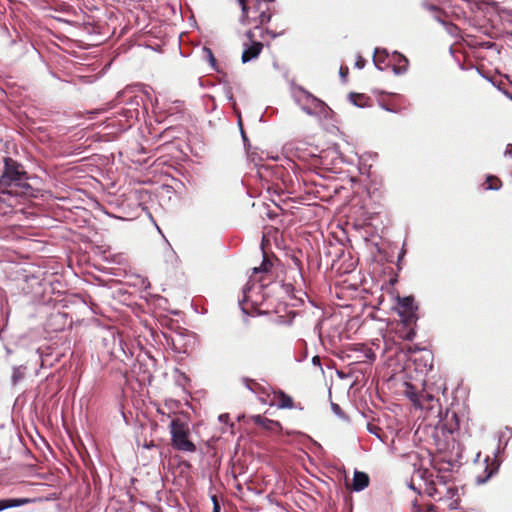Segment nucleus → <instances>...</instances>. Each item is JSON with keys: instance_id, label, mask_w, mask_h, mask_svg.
Returning <instances> with one entry per match:
<instances>
[{"instance_id": "nucleus-10", "label": "nucleus", "mask_w": 512, "mask_h": 512, "mask_svg": "<svg viewBox=\"0 0 512 512\" xmlns=\"http://www.w3.org/2000/svg\"><path fill=\"white\" fill-rule=\"evenodd\" d=\"M30 503V499L28 498H6V499H0V512L9 509V508H15L20 507L25 504Z\"/></svg>"}, {"instance_id": "nucleus-29", "label": "nucleus", "mask_w": 512, "mask_h": 512, "mask_svg": "<svg viewBox=\"0 0 512 512\" xmlns=\"http://www.w3.org/2000/svg\"><path fill=\"white\" fill-rule=\"evenodd\" d=\"M365 64L366 60L362 56L358 55L355 61V67H357L358 69H363L365 67Z\"/></svg>"}, {"instance_id": "nucleus-40", "label": "nucleus", "mask_w": 512, "mask_h": 512, "mask_svg": "<svg viewBox=\"0 0 512 512\" xmlns=\"http://www.w3.org/2000/svg\"><path fill=\"white\" fill-rule=\"evenodd\" d=\"M435 20L443 25H446V22L437 14L434 16Z\"/></svg>"}, {"instance_id": "nucleus-18", "label": "nucleus", "mask_w": 512, "mask_h": 512, "mask_svg": "<svg viewBox=\"0 0 512 512\" xmlns=\"http://www.w3.org/2000/svg\"><path fill=\"white\" fill-rule=\"evenodd\" d=\"M277 406L281 409H290L293 407V400L290 396L286 395L283 392L279 393V402Z\"/></svg>"}, {"instance_id": "nucleus-24", "label": "nucleus", "mask_w": 512, "mask_h": 512, "mask_svg": "<svg viewBox=\"0 0 512 512\" xmlns=\"http://www.w3.org/2000/svg\"><path fill=\"white\" fill-rule=\"evenodd\" d=\"M12 211L11 204H7L6 201L0 198V215H6Z\"/></svg>"}, {"instance_id": "nucleus-28", "label": "nucleus", "mask_w": 512, "mask_h": 512, "mask_svg": "<svg viewBox=\"0 0 512 512\" xmlns=\"http://www.w3.org/2000/svg\"><path fill=\"white\" fill-rule=\"evenodd\" d=\"M349 69L346 66H341L339 69V76L342 79L343 82L346 81L348 76Z\"/></svg>"}, {"instance_id": "nucleus-4", "label": "nucleus", "mask_w": 512, "mask_h": 512, "mask_svg": "<svg viewBox=\"0 0 512 512\" xmlns=\"http://www.w3.org/2000/svg\"><path fill=\"white\" fill-rule=\"evenodd\" d=\"M396 309L405 325L409 326L416 321L417 307L412 296L398 297Z\"/></svg>"}, {"instance_id": "nucleus-3", "label": "nucleus", "mask_w": 512, "mask_h": 512, "mask_svg": "<svg viewBox=\"0 0 512 512\" xmlns=\"http://www.w3.org/2000/svg\"><path fill=\"white\" fill-rule=\"evenodd\" d=\"M296 101L300 105L301 109L308 115L318 116L327 118L331 109L329 106L317 98L310 92L304 90L303 88L299 89V94L296 96Z\"/></svg>"}, {"instance_id": "nucleus-26", "label": "nucleus", "mask_w": 512, "mask_h": 512, "mask_svg": "<svg viewBox=\"0 0 512 512\" xmlns=\"http://www.w3.org/2000/svg\"><path fill=\"white\" fill-rule=\"evenodd\" d=\"M141 99L138 96H131L129 101H127V105L129 108H138L140 105Z\"/></svg>"}, {"instance_id": "nucleus-16", "label": "nucleus", "mask_w": 512, "mask_h": 512, "mask_svg": "<svg viewBox=\"0 0 512 512\" xmlns=\"http://www.w3.org/2000/svg\"><path fill=\"white\" fill-rule=\"evenodd\" d=\"M26 367L25 366H14L12 368L11 383L13 386L17 385L25 377Z\"/></svg>"}, {"instance_id": "nucleus-21", "label": "nucleus", "mask_w": 512, "mask_h": 512, "mask_svg": "<svg viewBox=\"0 0 512 512\" xmlns=\"http://www.w3.org/2000/svg\"><path fill=\"white\" fill-rule=\"evenodd\" d=\"M348 98H349L350 102H351L353 105H355V106H357V107H364V104L359 103V102H357V100H355V98L364 99V98H365V97H364V95H362V94H357V93H354V92H350V93L348 94Z\"/></svg>"}, {"instance_id": "nucleus-14", "label": "nucleus", "mask_w": 512, "mask_h": 512, "mask_svg": "<svg viewBox=\"0 0 512 512\" xmlns=\"http://www.w3.org/2000/svg\"><path fill=\"white\" fill-rule=\"evenodd\" d=\"M389 56L387 49L385 48H375L374 50V56H373V63L375 67L382 71L383 68L381 67V63L385 62V59Z\"/></svg>"}, {"instance_id": "nucleus-11", "label": "nucleus", "mask_w": 512, "mask_h": 512, "mask_svg": "<svg viewBox=\"0 0 512 512\" xmlns=\"http://www.w3.org/2000/svg\"><path fill=\"white\" fill-rule=\"evenodd\" d=\"M440 482H443L442 477L436 476L435 480H431L426 484L425 493L434 498L437 501V498L440 496Z\"/></svg>"}, {"instance_id": "nucleus-46", "label": "nucleus", "mask_w": 512, "mask_h": 512, "mask_svg": "<svg viewBox=\"0 0 512 512\" xmlns=\"http://www.w3.org/2000/svg\"><path fill=\"white\" fill-rule=\"evenodd\" d=\"M492 85H493L494 87H496L499 91H501V90H502V89H501V86H500V83L492 82Z\"/></svg>"}, {"instance_id": "nucleus-41", "label": "nucleus", "mask_w": 512, "mask_h": 512, "mask_svg": "<svg viewBox=\"0 0 512 512\" xmlns=\"http://www.w3.org/2000/svg\"><path fill=\"white\" fill-rule=\"evenodd\" d=\"M266 32L271 35L272 38H276L277 36H279L280 34L279 33H275L273 31H270V30H266Z\"/></svg>"}, {"instance_id": "nucleus-5", "label": "nucleus", "mask_w": 512, "mask_h": 512, "mask_svg": "<svg viewBox=\"0 0 512 512\" xmlns=\"http://www.w3.org/2000/svg\"><path fill=\"white\" fill-rule=\"evenodd\" d=\"M412 387H408L406 391V395L412 401L413 405L421 410H432L438 404V400L435 396L429 392L422 391L421 393H416L414 391H410Z\"/></svg>"}, {"instance_id": "nucleus-54", "label": "nucleus", "mask_w": 512, "mask_h": 512, "mask_svg": "<svg viewBox=\"0 0 512 512\" xmlns=\"http://www.w3.org/2000/svg\"><path fill=\"white\" fill-rule=\"evenodd\" d=\"M268 2H274L275 0H267Z\"/></svg>"}, {"instance_id": "nucleus-17", "label": "nucleus", "mask_w": 512, "mask_h": 512, "mask_svg": "<svg viewBox=\"0 0 512 512\" xmlns=\"http://www.w3.org/2000/svg\"><path fill=\"white\" fill-rule=\"evenodd\" d=\"M270 20L271 14L268 13L267 11H261L257 16L253 17V21L255 24L254 28L257 29L259 28L260 25L270 22Z\"/></svg>"}, {"instance_id": "nucleus-19", "label": "nucleus", "mask_w": 512, "mask_h": 512, "mask_svg": "<svg viewBox=\"0 0 512 512\" xmlns=\"http://www.w3.org/2000/svg\"><path fill=\"white\" fill-rule=\"evenodd\" d=\"M222 90H223V94H224L226 100L230 104H232L233 107H235L236 102H235V99L233 96L232 87L229 84L225 83L222 87Z\"/></svg>"}, {"instance_id": "nucleus-50", "label": "nucleus", "mask_w": 512, "mask_h": 512, "mask_svg": "<svg viewBox=\"0 0 512 512\" xmlns=\"http://www.w3.org/2000/svg\"><path fill=\"white\" fill-rule=\"evenodd\" d=\"M136 192L144 193V192H147V190H145V189H141V190H137Z\"/></svg>"}, {"instance_id": "nucleus-36", "label": "nucleus", "mask_w": 512, "mask_h": 512, "mask_svg": "<svg viewBox=\"0 0 512 512\" xmlns=\"http://www.w3.org/2000/svg\"><path fill=\"white\" fill-rule=\"evenodd\" d=\"M497 468L495 469H491L490 472L488 473V475L486 476L485 479H482V480H478L479 483H484L488 478H490L492 476V474L494 473V471L496 470Z\"/></svg>"}, {"instance_id": "nucleus-27", "label": "nucleus", "mask_w": 512, "mask_h": 512, "mask_svg": "<svg viewBox=\"0 0 512 512\" xmlns=\"http://www.w3.org/2000/svg\"><path fill=\"white\" fill-rule=\"evenodd\" d=\"M331 409L335 415L340 418H344V413L342 412L340 406L336 403H331Z\"/></svg>"}, {"instance_id": "nucleus-51", "label": "nucleus", "mask_w": 512, "mask_h": 512, "mask_svg": "<svg viewBox=\"0 0 512 512\" xmlns=\"http://www.w3.org/2000/svg\"><path fill=\"white\" fill-rule=\"evenodd\" d=\"M224 415L219 416L220 421H225Z\"/></svg>"}, {"instance_id": "nucleus-2", "label": "nucleus", "mask_w": 512, "mask_h": 512, "mask_svg": "<svg viewBox=\"0 0 512 512\" xmlns=\"http://www.w3.org/2000/svg\"><path fill=\"white\" fill-rule=\"evenodd\" d=\"M172 445L183 452H195L196 446L189 438V426L179 418H173L169 424Z\"/></svg>"}, {"instance_id": "nucleus-25", "label": "nucleus", "mask_w": 512, "mask_h": 512, "mask_svg": "<svg viewBox=\"0 0 512 512\" xmlns=\"http://www.w3.org/2000/svg\"><path fill=\"white\" fill-rule=\"evenodd\" d=\"M238 125L240 127V132H241V138H242V141H243V145H244V148L246 150H248V148L250 147V142H249V139L247 137V135L245 134V132L243 131V127H242V122H241V119L239 118L238 120Z\"/></svg>"}, {"instance_id": "nucleus-37", "label": "nucleus", "mask_w": 512, "mask_h": 512, "mask_svg": "<svg viewBox=\"0 0 512 512\" xmlns=\"http://www.w3.org/2000/svg\"><path fill=\"white\" fill-rule=\"evenodd\" d=\"M415 336V332L413 330H410L407 335H406V339L408 340H412Z\"/></svg>"}, {"instance_id": "nucleus-42", "label": "nucleus", "mask_w": 512, "mask_h": 512, "mask_svg": "<svg viewBox=\"0 0 512 512\" xmlns=\"http://www.w3.org/2000/svg\"><path fill=\"white\" fill-rule=\"evenodd\" d=\"M366 357L367 358H370V359H373L374 358V353L372 352L371 349L368 350L367 354H366Z\"/></svg>"}, {"instance_id": "nucleus-44", "label": "nucleus", "mask_w": 512, "mask_h": 512, "mask_svg": "<svg viewBox=\"0 0 512 512\" xmlns=\"http://www.w3.org/2000/svg\"><path fill=\"white\" fill-rule=\"evenodd\" d=\"M266 192L270 193V192H283V191L282 190H277V189H272L271 187H268Z\"/></svg>"}, {"instance_id": "nucleus-38", "label": "nucleus", "mask_w": 512, "mask_h": 512, "mask_svg": "<svg viewBox=\"0 0 512 512\" xmlns=\"http://www.w3.org/2000/svg\"><path fill=\"white\" fill-rule=\"evenodd\" d=\"M213 502H214L213 512H220V506L217 503V501L215 499H213Z\"/></svg>"}, {"instance_id": "nucleus-30", "label": "nucleus", "mask_w": 512, "mask_h": 512, "mask_svg": "<svg viewBox=\"0 0 512 512\" xmlns=\"http://www.w3.org/2000/svg\"><path fill=\"white\" fill-rule=\"evenodd\" d=\"M422 5H423V7L425 9H427L429 11H432V12H437L438 13L440 11L438 6L435 5V4H429V3L424 2Z\"/></svg>"}, {"instance_id": "nucleus-53", "label": "nucleus", "mask_w": 512, "mask_h": 512, "mask_svg": "<svg viewBox=\"0 0 512 512\" xmlns=\"http://www.w3.org/2000/svg\"><path fill=\"white\" fill-rule=\"evenodd\" d=\"M57 199L58 200H64L65 198L64 197H58Z\"/></svg>"}, {"instance_id": "nucleus-22", "label": "nucleus", "mask_w": 512, "mask_h": 512, "mask_svg": "<svg viewBox=\"0 0 512 512\" xmlns=\"http://www.w3.org/2000/svg\"><path fill=\"white\" fill-rule=\"evenodd\" d=\"M139 115V110L138 108H127V109H123V116L126 117L127 119H130V118H137Z\"/></svg>"}, {"instance_id": "nucleus-6", "label": "nucleus", "mask_w": 512, "mask_h": 512, "mask_svg": "<svg viewBox=\"0 0 512 512\" xmlns=\"http://www.w3.org/2000/svg\"><path fill=\"white\" fill-rule=\"evenodd\" d=\"M243 47L241 61L245 64L258 58L263 49V44L259 41H252V43H244Z\"/></svg>"}, {"instance_id": "nucleus-49", "label": "nucleus", "mask_w": 512, "mask_h": 512, "mask_svg": "<svg viewBox=\"0 0 512 512\" xmlns=\"http://www.w3.org/2000/svg\"><path fill=\"white\" fill-rule=\"evenodd\" d=\"M334 193L340 192L338 187H335L333 190Z\"/></svg>"}, {"instance_id": "nucleus-15", "label": "nucleus", "mask_w": 512, "mask_h": 512, "mask_svg": "<svg viewBox=\"0 0 512 512\" xmlns=\"http://www.w3.org/2000/svg\"><path fill=\"white\" fill-rule=\"evenodd\" d=\"M483 189L487 191H497L501 188L500 179L494 175H487L485 182L482 184Z\"/></svg>"}, {"instance_id": "nucleus-47", "label": "nucleus", "mask_w": 512, "mask_h": 512, "mask_svg": "<svg viewBox=\"0 0 512 512\" xmlns=\"http://www.w3.org/2000/svg\"><path fill=\"white\" fill-rule=\"evenodd\" d=\"M319 361H320V360H319V357H318V356H315V357L313 358V363H317V362L319 363Z\"/></svg>"}, {"instance_id": "nucleus-31", "label": "nucleus", "mask_w": 512, "mask_h": 512, "mask_svg": "<svg viewBox=\"0 0 512 512\" xmlns=\"http://www.w3.org/2000/svg\"><path fill=\"white\" fill-rule=\"evenodd\" d=\"M379 106H380L383 110H385V111H387V112H391V113H396V112H397V110H396V109H393L392 107H390L388 104H386V103H384V102H380V103H379Z\"/></svg>"}, {"instance_id": "nucleus-1", "label": "nucleus", "mask_w": 512, "mask_h": 512, "mask_svg": "<svg viewBox=\"0 0 512 512\" xmlns=\"http://www.w3.org/2000/svg\"><path fill=\"white\" fill-rule=\"evenodd\" d=\"M26 172L23 170L22 165L10 158H4V169L0 176V192H10L8 187L31 188L27 183Z\"/></svg>"}, {"instance_id": "nucleus-43", "label": "nucleus", "mask_w": 512, "mask_h": 512, "mask_svg": "<svg viewBox=\"0 0 512 512\" xmlns=\"http://www.w3.org/2000/svg\"><path fill=\"white\" fill-rule=\"evenodd\" d=\"M250 12L257 14L259 12V4H257V6L254 8H250Z\"/></svg>"}, {"instance_id": "nucleus-39", "label": "nucleus", "mask_w": 512, "mask_h": 512, "mask_svg": "<svg viewBox=\"0 0 512 512\" xmlns=\"http://www.w3.org/2000/svg\"><path fill=\"white\" fill-rule=\"evenodd\" d=\"M412 512H422V511L416 503H413L412 504Z\"/></svg>"}, {"instance_id": "nucleus-20", "label": "nucleus", "mask_w": 512, "mask_h": 512, "mask_svg": "<svg viewBox=\"0 0 512 512\" xmlns=\"http://www.w3.org/2000/svg\"><path fill=\"white\" fill-rule=\"evenodd\" d=\"M203 53L205 55V58L207 59V61L210 63L211 67L216 70V59L213 55V52L210 48L204 46L203 47Z\"/></svg>"}, {"instance_id": "nucleus-33", "label": "nucleus", "mask_w": 512, "mask_h": 512, "mask_svg": "<svg viewBox=\"0 0 512 512\" xmlns=\"http://www.w3.org/2000/svg\"><path fill=\"white\" fill-rule=\"evenodd\" d=\"M504 154L512 158V144H507Z\"/></svg>"}, {"instance_id": "nucleus-13", "label": "nucleus", "mask_w": 512, "mask_h": 512, "mask_svg": "<svg viewBox=\"0 0 512 512\" xmlns=\"http://www.w3.org/2000/svg\"><path fill=\"white\" fill-rule=\"evenodd\" d=\"M238 3L241 7V17L239 19L242 25H250L254 23L253 18L250 17V8L247 5L246 0H238Z\"/></svg>"}, {"instance_id": "nucleus-12", "label": "nucleus", "mask_w": 512, "mask_h": 512, "mask_svg": "<svg viewBox=\"0 0 512 512\" xmlns=\"http://www.w3.org/2000/svg\"><path fill=\"white\" fill-rule=\"evenodd\" d=\"M253 421L256 424L264 427L267 430H271V431H274L276 429H280V427H281L279 422L271 420V419H268V418H265V417H262L261 415L254 416L253 417Z\"/></svg>"}, {"instance_id": "nucleus-32", "label": "nucleus", "mask_w": 512, "mask_h": 512, "mask_svg": "<svg viewBox=\"0 0 512 512\" xmlns=\"http://www.w3.org/2000/svg\"><path fill=\"white\" fill-rule=\"evenodd\" d=\"M245 36L249 40V43H252V41H256L255 34H254L253 30H251V29L246 31Z\"/></svg>"}, {"instance_id": "nucleus-9", "label": "nucleus", "mask_w": 512, "mask_h": 512, "mask_svg": "<svg viewBox=\"0 0 512 512\" xmlns=\"http://www.w3.org/2000/svg\"><path fill=\"white\" fill-rule=\"evenodd\" d=\"M369 485V476L360 471H355L353 476L352 488L356 492H360Z\"/></svg>"}, {"instance_id": "nucleus-23", "label": "nucleus", "mask_w": 512, "mask_h": 512, "mask_svg": "<svg viewBox=\"0 0 512 512\" xmlns=\"http://www.w3.org/2000/svg\"><path fill=\"white\" fill-rule=\"evenodd\" d=\"M270 266L271 264L269 260H267L266 257H264L262 264L259 267L253 268V273L266 272L269 270Z\"/></svg>"}, {"instance_id": "nucleus-35", "label": "nucleus", "mask_w": 512, "mask_h": 512, "mask_svg": "<svg viewBox=\"0 0 512 512\" xmlns=\"http://www.w3.org/2000/svg\"><path fill=\"white\" fill-rule=\"evenodd\" d=\"M130 91H131V89H130V88H127V89H125V90H123V91H121V92H118V94H117V97H116V98H117L118 100H120V99H121V97H123L124 95H126V94H127V93H129Z\"/></svg>"}, {"instance_id": "nucleus-7", "label": "nucleus", "mask_w": 512, "mask_h": 512, "mask_svg": "<svg viewBox=\"0 0 512 512\" xmlns=\"http://www.w3.org/2000/svg\"><path fill=\"white\" fill-rule=\"evenodd\" d=\"M440 496L437 498V501H449L447 504L449 509L457 508V500H454V497L457 495V490L453 486H448L444 481L440 482Z\"/></svg>"}, {"instance_id": "nucleus-45", "label": "nucleus", "mask_w": 512, "mask_h": 512, "mask_svg": "<svg viewBox=\"0 0 512 512\" xmlns=\"http://www.w3.org/2000/svg\"><path fill=\"white\" fill-rule=\"evenodd\" d=\"M480 75H481L483 78H485L487 81H489L491 84H492V82H494V81L492 80V78H490V77H488V76H485V75H484V74H482V73H480Z\"/></svg>"}, {"instance_id": "nucleus-48", "label": "nucleus", "mask_w": 512, "mask_h": 512, "mask_svg": "<svg viewBox=\"0 0 512 512\" xmlns=\"http://www.w3.org/2000/svg\"><path fill=\"white\" fill-rule=\"evenodd\" d=\"M75 192L81 193V192H84V190H83V189H81V188H77V189L75 190Z\"/></svg>"}, {"instance_id": "nucleus-8", "label": "nucleus", "mask_w": 512, "mask_h": 512, "mask_svg": "<svg viewBox=\"0 0 512 512\" xmlns=\"http://www.w3.org/2000/svg\"><path fill=\"white\" fill-rule=\"evenodd\" d=\"M394 64L392 65V70L395 75H403L407 72L409 61L408 59L398 51H394L392 53Z\"/></svg>"}, {"instance_id": "nucleus-52", "label": "nucleus", "mask_w": 512, "mask_h": 512, "mask_svg": "<svg viewBox=\"0 0 512 512\" xmlns=\"http://www.w3.org/2000/svg\"><path fill=\"white\" fill-rule=\"evenodd\" d=\"M224 415L219 416L220 421H225Z\"/></svg>"}, {"instance_id": "nucleus-34", "label": "nucleus", "mask_w": 512, "mask_h": 512, "mask_svg": "<svg viewBox=\"0 0 512 512\" xmlns=\"http://www.w3.org/2000/svg\"><path fill=\"white\" fill-rule=\"evenodd\" d=\"M379 430L378 427L376 426H371V425H368V431L372 434H375L376 436L379 437V435L377 434V431Z\"/></svg>"}]
</instances>
